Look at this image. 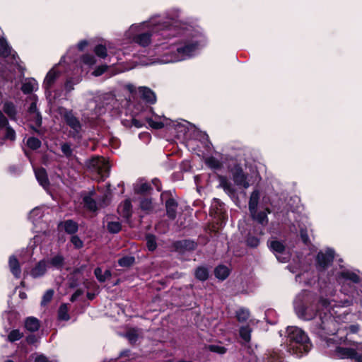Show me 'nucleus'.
<instances>
[{"label": "nucleus", "mask_w": 362, "mask_h": 362, "mask_svg": "<svg viewBox=\"0 0 362 362\" xmlns=\"http://www.w3.org/2000/svg\"><path fill=\"white\" fill-rule=\"evenodd\" d=\"M127 39L141 47L156 42L149 64H169L186 60L195 54L204 42V36L180 21V11L170 10L148 21L132 25L124 34Z\"/></svg>", "instance_id": "nucleus-1"}, {"label": "nucleus", "mask_w": 362, "mask_h": 362, "mask_svg": "<svg viewBox=\"0 0 362 362\" xmlns=\"http://www.w3.org/2000/svg\"><path fill=\"white\" fill-rule=\"evenodd\" d=\"M341 290L333 291L327 286L317 297L309 291H302L294 301L293 307L297 316L303 320H312L310 330L320 337L329 341L328 335H334L339 331V325L344 322L349 315L348 308L354 303L355 286L361 277L356 271L342 269L335 274Z\"/></svg>", "instance_id": "nucleus-2"}, {"label": "nucleus", "mask_w": 362, "mask_h": 362, "mask_svg": "<svg viewBox=\"0 0 362 362\" xmlns=\"http://www.w3.org/2000/svg\"><path fill=\"white\" fill-rule=\"evenodd\" d=\"M281 346L291 355L300 358L310 351L313 344L304 330L296 326H288L286 331V341Z\"/></svg>", "instance_id": "nucleus-3"}, {"label": "nucleus", "mask_w": 362, "mask_h": 362, "mask_svg": "<svg viewBox=\"0 0 362 362\" xmlns=\"http://www.w3.org/2000/svg\"><path fill=\"white\" fill-rule=\"evenodd\" d=\"M76 48L71 47L70 48L66 55L63 56L61 58L59 63L57 65H55L49 72L47 74L46 77L43 82V88L45 90V93L49 95L51 94V90L56 82L57 79L61 74V71L59 70V67L62 66L63 63L67 62H76V59L72 56V52L75 51Z\"/></svg>", "instance_id": "nucleus-4"}, {"label": "nucleus", "mask_w": 362, "mask_h": 362, "mask_svg": "<svg viewBox=\"0 0 362 362\" xmlns=\"http://www.w3.org/2000/svg\"><path fill=\"white\" fill-rule=\"evenodd\" d=\"M60 115L66 124L70 128L69 135L74 139H80L82 137V125L79 119L75 115L72 110L64 107L58 108Z\"/></svg>", "instance_id": "nucleus-5"}, {"label": "nucleus", "mask_w": 362, "mask_h": 362, "mask_svg": "<svg viewBox=\"0 0 362 362\" xmlns=\"http://www.w3.org/2000/svg\"><path fill=\"white\" fill-rule=\"evenodd\" d=\"M146 121L153 129H158L165 126H174L177 132H184L186 134L187 125L189 124L188 122L183 120L182 122H177L168 119L164 116H159L156 114H152L151 117H147Z\"/></svg>", "instance_id": "nucleus-6"}, {"label": "nucleus", "mask_w": 362, "mask_h": 362, "mask_svg": "<svg viewBox=\"0 0 362 362\" xmlns=\"http://www.w3.org/2000/svg\"><path fill=\"white\" fill-rule=\"evenodd\" d=\"M90 170L97 174L95 179L103 181L110 175V165L109 162L103 157H94L88 163Z\"/></svg>", "instance_id": "nucleus-7"}, {"label": "nucleus", "mask_w": 362, "mask_h": 362, "mask_svg": "<svg viewBox=\"0 0 362 362\" xmlns=\"http://www.w3.org/2000/svg\"><path fill=\"white\" fill-rule=\"evenodd\" d=\"M354 348L336 346L335 355L341 359H354L355 362H362V342L354 343Z\"/></svg>", "instance_id": "nucleus-8"}, {"label": "nucleus", "mask_w": 362, "mask_h": 362, "mask_svg": "<svg viewBox=\"0 0 362 362\" xmlns=\"http://www.w3.org/2000/svg\"><path fill=\"white\" fill-rule=\"evenodd\" d=\"M95 194V192L92 190L83 198L84 206L91 211H95L99 208H103L107 205V195L106 194L98 199L97 202L93 198Z\"/></svg>", "instance_id": "nucleus-9"}, {"label": "nucleus", "mask_w": 362, "mask_h": 362, "mask_svg": "<svg viewBox=\"0 0 362 362\" xmlns=\"http://www.w3.org/2000/svg\"><path fill=\"white\" fill-rule=\"evenodd\" d=\"M268 246L275 254L279 262L285 263L289 261L290 255L286 252L284 244L279 240H274L268 242Z\"/></svg>", "instance_id": "nucleus-10"}, {"label": "nucleus", "mask_w": 362, "mask_h": 362, "mask_svg": "<svg viewBox=\"0 0 362 362\" xmlns=\"http://www.w3.org/2000/svg\"><path fill=\"white\" fill-rule=\"evenodd\" d=\"M233 180L235 184L238 186L247 189L250 187V182L247 180V175L243 172L242 167L239 165H235L231 170Z\"/></svg>", "instance_id": "nucleus-11"}, {"label": "nucleus", "mask_w": 362, "mask_h": 362, "mask_svg": "<svg viewBox=\"0 0 362 362\" xmlns=\"http://www.w3.org/2000/svg\"><path fill=\"white\" fill-rule=\"evenodd\" d=\"M0 55L14 65L19 66V57L16 52L8 45L7 41L4 37H0Z\"/></svg>", "instance_id": "nucleus-12"}, {"label": "nucleus", "mask_w": 362, "mask_h": 362, "mask_svg": "<svg viewBox=\"0 0 362 362\" xmlns=\"http://www.w3.org/2000/svg\"><path fill=\"white\" fill-rule=\"evenodd\" d=\"M334 251L328 248L325 252H318L316 258V267L319 271H323L327 268L329 264L333 261Z\"/></svg>", "instance_id": "nucleus-13"}, {"label": "nucleus", "mask_w": 362, "mask_h": 362, "mask_svg": "<svg viewBox=\"0 0 362 362\" xmlns=\"http://www.w3.org/2000/svg\"><path fill=\"white\" fill-rule=\"evenodd\" d=\"M189 124L187 125V129H186V134H185L184 132H182L184 137L187 139L189 136L188 134L189 133L190 130H192L194 139L199 140L204 145V146L209 148L211 145V143L209 140V136L206 133L196 129L189 122ZM178 134H181V132H178Z\"/></svg>", "instance_id": "nucleus-14"}, {"label": "nucleus", "mask_w": 362, "mask_h": 362, "mask_svg": "<svg viewBox=\"0 0 362 362\" xmlns=\"http://www.w3.org/2000/svg\"><path fill=\"white\" fill-rule=\"evenodd\" d=\"M250 216L252 220L257 221L263 228L268 223V214H270L271 211L269 208H266L264 211H258L257 209L253 211H249Z\"/></svg>", "instance_id": "nucleus-15"}, {"label": "nucleus", "mask_w": 362, "mask_h": 362, "mask_svg": "<svg viewBox=\"0 0 362 362\" xmlns=\"http://www.w3.org/2000/svg\"><path fill=\"white\" fill-rule=\"evenodd\" d=\"M118 213L123 218L128 219L132 214V205L130 199H126L119 204L117 209Z\"/></svg>", "instance_id": "nucleus-16"}, {"label": "nucleus", "mask_w": 362, "mask_h": 362, "mask_svg": "<svg viewBox=\"0 0 362 362\" xmlns=\"http://www.w3.org/2000/svg\"><path fill=\"white\" fill-rule=\"evenodd\" d=\"M139 92L142 99L144 100L146 102L149 103H156V94L150 88L145 87V86H141L139 88Z\"/></svg>", "instance_id": "nucleus-17"}, {"label": "nucleus", "mask_w": 362, "mask_h": 362, "mask_svg": "<svg viewBox=\"0 0 362 362\" xmlns=\"http://www.w3.org/2000/svg\"><path fill=\"white\" fill-rule=\"evenodd\" d=\"M47 261L43 259L40 261L30 271V275L33 278H38L43 276L47 270Z\"/></svg>", "instance_id": "nucleus-18"}, {"label": "nucleus", "mask_w": 362, "mask_h": 362, "mask_svg": "<svg viewBox=\"0 0 362 362\" xmlns=\"http://www.w3.org/2000/svg\"><path fill=\"white\" fill-rule=\"evenodd\" d=\"M35 175L37 180L43 188L47 189L49 187V180L46 170L42 168L35 169Z\"/></svg>", "instance_id": "nucleus-19"}, {"label": "nucleus", "mask_w": 362, "mask_h": 362, "mask_svg": "<svg viewBox=\"0 0 362 362\" xmlns=\"http://www.w3.org/2000/svg\"><path fill=\"white\" fill-rule=\"evenodd\" d=\"M167 216L174 219L176 217L177 203L173 199H169L165 202Z\"/></svg>", "instance_id": "nucleus-20"}, {"label": "nucleus", "mask_w": 362, "mask_h": 362, "mask_svg": "<svg viewBox=\"0 0 362 362\" xmlns=\"http://www.w3.org/2000/svg\"><path fill=\"white\" fill-rule=\"evenodd\" d=\"M220 186L223 190L230 196L235 194V189L232 183L228 180L226 177L221 176L219 177Z\"/></svg>", "instance_id": "nucleus-21"}, {"label": "nucleus", "mask_w": 362, "mask_h": 362, "mask_svg": "<svg viewBox=\"0 0 362 362\" xmlns=\"http://www.w3.org/2000/svg\"><path fill=\"white\" fill-rule=\"evenodd\" d=\"M8 264L10 270L13 276L17 279L20 278L21 269L18 261L15 256L13 255L10 257Z\"/></svg>", "instance_id": "nucleus-22"}, {"label": "nucleus", "mask_w": 362, "mask_h": 362, "mask_svg": "<svg viewBox=\"0 0 362 362\" xmlns=\"http://www.w3.org/2000/svg\"><path fill=\"white\" fill-rule=\"evenodd\" d=\"M260 198V192L259 189H255L251 193L248 203L249 211H253L257 209Z\"/></svg>", "instance_id": "nucleus-23"}, {"label": "nucleus", "mask_w": 362, "mask_h": 362, "mask_svg": "<svg viewBox=\"0 0 362 362\" xmlns=\"http://www.w3.org/2000/svg\"><path fill=\"white\" fill-rule=\"evenodd\" d=\"M134 189L136 194H146L151 190V187L146 182L139 180L134 184Z\"/></svg>", "instance_id": "nucleus-24"}, {"label": "nucleus", "mask_w": 362, "mask_h": 362, "mask_svg": "<svg viewBox=\"0 0 362 362\" xmlns=\"http://www.w3.org/2000/svg\"><path fill=\"white\" fill-rule=\"evenodd\" d=\"M37 88V83L35 79H29L25 81L21 87V90L25 94L32 93Z\"/></svg>", "instance_id": "nucleus-25"}, {"label": "nucleus", "mask_w": 362, "mask_h": 362, "mask_svg": "<svg viewBox=\"0 0 362 362\" xmlns=\"http://www.w3.org/2000/svg\"><path fill=\"white\" fill-rule=\"evenodd\" d=\"M94 274L98 281L103 283L107 279L111 277V272L109 269H106L104 272L100 267H97L95 269Z\"/></svg>", "instance_id": "nucleus-26"}, {"label": "nucleus", "mask_w": 362, "mask_h": 362, "mask_svg": "<svg viewBox=\"0 0 362 362\" xmlns=\"http://www.w3.org/2000/svg\"><path fill=\"white\" fill-rule=\"evenodd\" d=\"M205 164L212 170H220L222 168V162L214 156L206 158Z\"/></svg>", "instance_id": "nucleus-27"}, {"label": "nucleus", "mask_w": 362, "mask_h": 362, "mask_svg": "<svg viewBox=\"0 0 362 362\" xmlns=\"http://www.w3.org/2000/svg\"><path fill=\"white\" fill-rule=\"evenodd\" d=\"M4 112L11 119H16V109L15 105L11 102H6L4 104Z\"/></svg>", "instance_id": "nucleus-28"}, {"label": "nucleus", "mask_w": 362, "mask_h": 362, "mask_svg": "<svg viewBox=\"0 0 362 362\" xmlns=\"http://www.w3.org/2000/svg\"><path fill=\"white\" fill-rule=\"evenodd\" d=\"M25 327L30 332H35L40 327L39 320L33 317H28L25 322Z\"/></svg>", "instance_id": "nucleus-29"}, {"label": "nucleus", "mask_w": 362, "mask_h": 362, "mask_svg": "<svg viewBox=\"0 0 362 362\" xmlns=\"http://www.w3.org/2000/svg\"><path fill=\"white\" fill-rule=\"evenodd\" d=\"M214 274L216 278L224 280L229 275V269L226 266L219 265L215 269Z\"/></svg>", "instance_id": "nucleus-30"}, {"label": "nucleus", "mask_w": 362, "mask_h": 362, "mask_svg": "<svg viewBox=\"0 0 362 362\" xmlns=\"http://www.w3.org/2000/svg\"><path fill=\"white\" fill-rule=\"evenodd\" d=\"M64 259L61 255H57L52 257H51L49 260L47 261V265L49 264L50 266L55 267V268H60L64 264Z\"/></svg>", "instance_id": "nucleus-31"}, {"label": "nucleus", "mask_w": 362, "mask_h": 362, "mask_svg": "<svg viewBox=\"0 0 362 362\" xmlns=\"http://www.w3.org/2000/svg\"><path fill=\"white\" fill-rule=\"evenodd\" d=\"M61 224L63 225L65 231L69 234H74L78 230L77 223L72 220H67Z\"/></svg>", "instance_id": "nucleus-32"}, {"label": "nucleus", "mask_w": 362, "mask_h": 362, "mask_svg": "<svg viewBox=\"0 0 362 362\" xmlns=\"http://www.w3.org/2000/svg\"><path fill=\"white\" fill-rule=\"evenodd\" d=\"M43 216L42 209L40 207H36L33 209L29 215V218L33 221V223H37L40 219Z\"/></svg>", "instance_id": "nucleus-33"}, {"label": "nucleus", "mask_w": 362, "mask_h": 362, "mask_svg": "<svg viewBox=\"0 0 362 362\" xmlns=\"http://www.w3.org/2000/svg\"><path fill=\"white\" fill-rule=\"evenodd\" d=\"M239 332L241 339L245 342L247 343L250 341L252 329L248 325L241 327Z\"/></svg>", "instance_id": "nucleus-34"}, {"label": "nucleus", "mask_w": 362, "mask_h": 362, "mask_svg": "<svg viewBox=\"0 0 362 362\" xmlns=\"http://www.w3.org/2000/svg\"><path fill=\"white\" fill-rule=\"evenodd\" d=\"M58 318L60 320H69L70 317L69 315V308L66 303L60 305L58 310Z\"/></svg>", "instance_id": "nucleus-35"}, {"label": "nucleus", "mask_w": 362, "mask_h": 362, "mask_svg": "<svg viewBox=\"0 0 362 362\" xmlns=\"http://www.w3.org/2000/svg\"><path fill=\"white\" fill-rule=\"evenodd\" d=\"M81 80V79L80 76L68 78L64 84L65 90L67 92H71L72 90H74V86L78 84Z\"/></svg>", "instance_id": "nucleus-36"}, {"label": "nucleus", "mask_w": 362, "mask_h": 362, "mask_svg": "<svg viewBox=\"0 0 362 362\" xmlns=\"http://www.w3.org/2000/svg\"><path fill=\"white\" fill-rule=\"evenodd\" d=\"M140 207L146 213H150L153 208L151 199L148 198L142 199L140 202Z\"/></svg>", "instance_id": "nucleus-37"}, {"label": "nucleus", "mask_w": 362, "mask_h": 362, "mask_svg": "<svg viewBox=\"0 0 362 362\" xmlns=\"http://www.w3.org/2000/svg\"><path fill=\"white\" fill-rule=\"evenodd\" d=\"M23 337V334L19 329H13L8 334L7 340L10 342H14L21 339Z\"/></svg>", "instance_id": "nucleus-38"}, {"label": "nucleus", "mask_w": 362, "mask_h": 362, "mask_svg": "<svg viewBox=\"0 0 362 362\" xmlns=\"http://www.w3.org/2000/svg\"><path fill=\"white\" fill-rule=\"evenodd\" d=\"M236 317L239 322H245L250 317V312L247 309L240 308L236 312Z\"/></svg>", "instance_id": "nucleus-39"}, {"label": "nucleus", "mask_w": 362, "mask_h": 362, "mask_svg": "<svg viewBox=\"0 0 362 362\" xmlns=\"http://www.w3.org/2000/svg\"><path fill=\"white\" fill-rule=\"evenodd\" d=\"M96 60L95 57L92 54H84L81 57L80 63H83L84 65L90 66L95 64Z\"/></svg>", "instance_id": "nucleus-40"}, {"label": "nucleus", "mask_w": 362, "mask_h": 362, "mask_svg": "<svg viewBox=\"0 0 362 362\" xmlns=\"http://www.w3.org/2000/svg\"><path fill=\"white\" fill-rule=\"evenodd\" d=\"M26 144L27 146L33 150L38 149L41 146V141L35 137L28 138Z\"/></svg>", "instance_id": "nucleus-41"}, {"label": "nucleus", "mask_w": 362, "mask_h": 362, "mask_svg": "<svg viewBox=\"0 0 362 362\" xmlns=\"http://www.w3.org/2000/svg\"><path fill=\"white\" fill-rule=\"evenodd\" d=\"M209 276L208 271L204 267H198L195 271V276L201 281H205Z\"/></svg>", "instance_id": "nucleus-42"}, {"label": "nucleus", "mask_w": 362, "mask_h": 362, "mask_svg": "<svg viewBox=\"0 0 362 362\" xmlns=\"http://www.w3.org/2000/svg\"><path fill=\"white\" fill-rule=\"evenodd\" d=\"M134 257L132 256H125L122 258H120L118 260V264L121 267H127L133 264L134 262Z\"/></svg>", "instance_id": "nucleus-43"}, {"label": "nucleus", "mask_w": 362, "mask_h": 362, "mask_svg": "<svg viewBox=\"0 0 362 362\" xmlns=\"http://www.w3.org/2000/svg\"><path fill=\"white\" fill-rule=\"evenodd\" d=\"M146 245L150 251H153L156 248V238L154 235H148L146 236Z\"/></svg>", "instance_id": "nucleus-44"}, {"label": "nucleus", "mask_w": 362, "mask_h": 362, "mask_svg": "<svg viewBox=\"0 0 362 362\" xmlns=\"http://www.w3.org/2000/svg\"><path fill=\"white\" fill-rule=\"evenodd\" d=\"M247 245L251 247H256L259 244V239L251 234H249L246 239Z\"/></svg>", "instance_id": "nucleus-45"}, {"label": "nucleus", "mask_w": 362, "mask_h": 362, "mask_svg": "<svg viewBox=\"0 0 362 362\" xmlns=\"http://www.w3.org/2000/svg\"><path fill=\"white\" fill-rule=\"evenodd\" d=\"M94 52L100 58H105L107 56V49L102 45H97L94 49Z\"/></svg>", "instance_id": "nucleus-46"}, {"label": "nucleus", "mask_w": 362, "mask_h": 362, "mask_svg": "<svg viewBox=\"0 0 362 362\" xmlns=\"http://www.w3.org/2000/svg\"><path fill=\"white\" fill-rule=\"evenodd\" d=\"M29 119L33 122V124L37 127H39L42 124V116L40 112L35 113L32 115L28 116Z\"/></svg>", "instance_id": "nucleus-47"}, {"label": "nucleus", "mask_w": 362, "mask_h": 362, "mask_svg": "<svg viewBox=\"0 0 362 362\" xmlns=\"http://www.w3.org/2000/svg\"><path fill=\"white\" fill-rule=\"evenodd\" d=\"M4 138L6 139H8L11 141H14L16 139V132L14 129L11 127H7L4 129Z\"/></svg>", "instance_id": "nucleus-48"}, {"label": "nucleus", "mask_w": 362, "mask_h": 362, "mask_svg": "<svg viewBox=\"0 0 362 362\" xmlns=\"http://www.w3.org/2000/svg\"><path fill=\"white\" fill-rule=\"evenodd\" d=\"M107 229L112 233H117L121 230V224L117 221L110 222Z\"/></svg>", "instance_id": "nucleus-49"}, {"label": "nucleus", "mask_w": 362, "mask_h": 362, "mask_svg": "<svg viewBox=\"0 0 362 362\" xmlns=\"http://www.w3.org/2000/svg\"><path fill=\"white\" fill-rule=\"evenodd\" d=\"M53 295L54 291L52 289L47 290L42 296V300L41 302L42 305H45L49 303L52 300Z\"/></svg>", "instance_id": "nucleus-50"}, {"label": "nucleus", "mask_w": 362, "mask_h": 362, "mask_svg": "<svg viewBox=\"0 0 362 362\" xmlns=\"http://www.w3.org/2000/svg\"><path fill=\"white\" fill-rule=\"evenodd\" d=\"M61 150L66 157H70L72 155L71 146L69 143H63L61 145Z\"/></svg>", "instance_id": "nucleus-51"}, {"label": "nucleus", "mask_w": 362, "mask_h": 362, "mask_svg": "<svg viewBox=\"0 0 362 362\" xmlns=\"http://www.w3.org/2000/svg\"><path fill=\"white\" fill-rule=\"evenodd\" d=\"M209 349L211 351L218 353L220 354H223L226 352V349L224 346L219 345H210Z\"/></svg>", "instance_id": "nucleus-52"}, {"label": "nucleus", "mask_w": 362, "mask_h": 362, "mask_svg": "<svg viewBox=\"0 0 362 362\" xmlns=\"http://www.w3.org/2000/svg\"><path fill=\"white\" fill-rule=\"evenodd\" d=\"M9 126L7 118L1 112H0V128L5 129Z\"/></svg>", "instance_id": "nucleus-53"}, {"label": "nucleus", "mask_w": 362, "mask_h": 362, "mask_svg": "<svg viewBox=\"0 0 362 362\" xmlns=\"http://www.w3.org/2000/svg\"><path fill=\"white\" fill-rule=\"evenodd\" d=\"M71 243L76 248H81L83 246V242L76 235H74L71 239Z\"/></svg>", "instance_id": "nucleus-54"}, {"label": "nucleus", "mask_w": 362, "mask_h": 362, "mask_svg": "<svg viewBox=\"0 0 362 362\" xmlns=\"http://www.w3.org/2000/svg\"><path fill=\"white\" fill-rule=\"evenodd\" d=\"M40 112L37 107V103L36 101H33L30 105V107L28 108V116L32 115L35 113Z\"/></svg>", "instance_id": "nucleus-55"}, {"label": "nucleus", "mask_w": 362, "mask_h": 362, "mask_svg": "<svg viewBox=\"0 0 362 362\" xmlns=\"http://www.w3.org/2000/svg\"><path fill=\"white\" fill-rule=\"evenodd\" d=\"M180 243L182 247H187L189 250H194L195 248V243L192 241L184 240Z\"/></svg>", "instance_id": "nucleus-56"}, {"label": "nucleus", "mask_w": 362, "mask_h": 362, "mask_svg": "<svg viewBox=\"0 0 362 362\" xmlns=\"http://www.w3.org/2000/svg\"><path fill=\"white\" fill-rule=\"evenodd\" d=\"M300 238H301L303 242L305 244H308L309 243V237H308L306 230L301 229L300 231Z\"/></svg>", "instance_id": "nucleus-57"}, {"label": "nucleus", "mask_w": 362, "mask_h": 362, "mask_svg": "<svg viewBox=\"0 0 362 362\" xmlns=\"http://www.w3.org/2000/svg\"><path fill=\"white\" fill-rule=\"evenodd\" d=\"M106 70V66H102L98 67L93 72V74L95 76H99L102 75Z\"/></svg>", "instance_id": "nucleus-58"}, {"label": "nucleus", "mask_w": 362, "mask_h": 362, "mask_svg": "<svg viewBox=\"0 0 362 362\" xmlns=\"http://www.w3.org/2000/svg\"><path fill=\"white\" fill-rule=\"evenodd\" d=\"M35 362H49V361L45 356L40 354V355L36 356V357L35 358Z\"/></svg>", "instance_id": "nucleus-59"}, {"label": "nucleus", "mask_w": 362, "mask_h": 362, "mask_svg": "<svg viewBox=\"0 0 362 362\" xmlns=\"http://www.w3.org/2000/svg\"><path fill=\"white\" fill-rule=\"evenodd\" d=\"M88 45L86 40H81L77 45V48L79 51H83L84 48Z\"/></svg>", "instance_id": "nucleus-60"}, {"label": "nucleus", "mask_w": 362, "mask_h": 362, "mask_svg": "<svg viewBox=\"0 0 362 362\" xmlns=\"http://www.w3.org/2000/svg\"><path fill=\"white\" fill-rule=\"evenodd\" d=\"M359 329L358 325H352L349 327V333L355 334Z\"/></svg>", "instance_id": "nucleus-61"}, {"label": "nucleus", "mask_w": 362, "mask_h": 362, "mask_svg": "<svg viewBox=\"0 0 362 362\" xmlns=\"http://www.w3.org/2000/svg\"><path fill=\"white\" fill-rule=\"evenodd\" d=\"M127 337H128L129 340L131 341H136V336L134 333H128Z\"/></svg>", "instance_id": "nucleus-62"}, {"label": "nucleus", "mask_w": 362, "mask_h": 362, "mask_svg": "<svg viewBox=\"0 0 362 362\" xmlns=\"http://www.w3.org/2000/svg\"><path fill=\"white\" fill-rule=\"evenodd\" d=\"M126 88L130 92V93H134L135 90H136V88L134 85L132 84H127L126 86Z\"/></svg>", "instance_id": "nucleus-63"}, {"label": "nucleus", "mask_w": 362, "mask_h": 362, "mask_svg": "<svg viewBox=\"0 0 362 362\" xmlns=\"http://www.w3.org/2000/svg\"><path fill=\"white\" fill-rule=\"evenodd\" d=\"M83 293V291L81 290V289H78L76 290L74 294L76 296V297H79L81 294Z\"/></svg>", "instance_id": "nucleus-64"}]
</instances>
